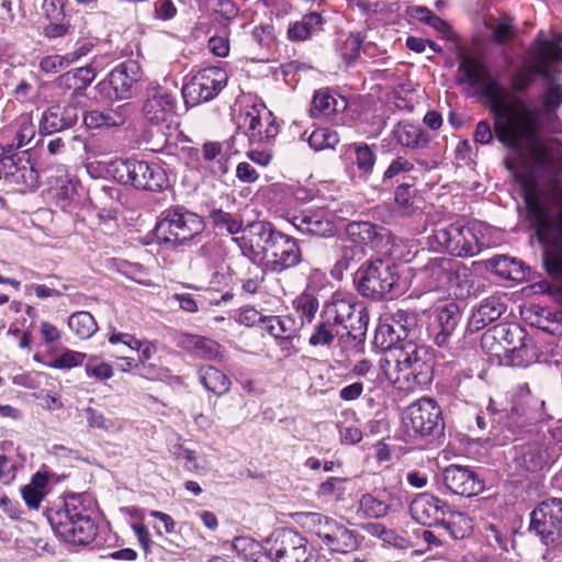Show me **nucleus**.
Returning <instances> with one entry per match:
<instances>
[{"label":"nucleus","instance_id":"obj_33","mask_svg":"<svg viewBox=\"0 0 562 562\" xmlns=\"http://www.w3.org/2000/svg\"><path fill=\"white\" fill-rule=\"evenodd\" d=\"M347 100L328 88L317 90L314 93L310 109L313 117H329L342 112L347 108Z\"/></svg>","mask_w":562,"mask_h":562},{"label":"nucleus","instance_id":"obj_1","mask_svg":"<svg viewBox=\"0 0 562 562\" xmlns=\"http://www.w3.org/2000/svg\"><path fill=\"white\" fill-rule=\"evenodd\" d=\"M540 121L537 130L524 137L518 146L506 147L520 151L527 145L525 157L507 158L504 164L515 180L521 186L525 195L527 217L536 233H549L554 236L555 245L551 257L562 251V190H559L549 209L540 200L539 182L553 184L562 175V143L558 139L541 140L538 138Z\"/></svg>","mask_w":562,"mask_h":562},{"label":"nucleus","instance_id":"obj_57","mask_svg":"<svg viewBox=\"0 0 562 562\" xmlns=\"http://www.w3.org/2000/svg\"><path fill=\"white\" fill-rule=\"evenodd\" d=\"M394 200L403 214L412 213L413 194L409 184H401L396 188Z\"/></svg>","mask_w":562,"mask_h":562},{"label":"nucleus","instance_id":"obj_37","mask_svg":"<svg viewBox=\"0 0 562 562\" xmlns=\"http://www.w3.org/2000/svg\"><path fill=\"white\" fill-rule=\"evenodd\" d=\"M397 143L409 148H424L430 140L429 134L418 124L400 122L393 130Z\"/></svg>","mask_w":562,"mask_h":562},{"label":"nucleus","instance_id":"obj_60","mask_svg":"<svg viewBox=\"0 0 562 562\" xmlns=\"http://www.w3.org/2000/svg\"><path fill=\"white\" fill-rule=\"evenodd\" d=\"M414 169V165L403 157L394 159L387 169L384 171L383 180H390L400 173L408 172Z\"/></svg>","mask_w":562,"mask_h":562},{"label":"nucleus","instance_id":"obj_44","mask_svg":"<svg viewBox=\"0 0 562 562\" xmlns=\"http://www.w3.org/2000/svg\"><path fill=\"white\" fill-rule=\"evenodd\" d=\"M449 517H445V522L440 524L453 539H464L473 528L472 519L460 512H449Z\"/></svg>","mask_w":562,"mask_h":562},{"label":"nucleus","instance_id":"obj_7","mask_svg":"<svg viewBox=\"0 0 562 562\" xmlns=\"http://www.w3.org/2000/svg\"><path fill=\"white\" fill-rule=\"evenodd\" d=\"M108 172L117 182L140 190L159 191L168 186L167 175L157 162L115 159L109 164Z\"/></svg>","mask_w":562,"mask_h":562},{"label":"nucleus","instance_id":"obj_20","mask_svg":"<svg viewBox=\"0 0 562 562\" xmlns=\"http://www.w3.org/2000/svg\"><path fill=\"white\" fill-rule=\"evenodd\" d=\"M448 509L449 507L445 501L428 493L418 494L409 506L412 518L428 527H438L445 522Z\"/></svg>","mask_w":562,"mask_h":562},{"label":"nucleus","instance_id":"obj_52","mask_svg":"<svg viewBox=\"0 0 562 562\" xmlns=\"http://www.w3.org/2000/svg\"><path fill=\"white\" fill-rule=\"evenodd\" d=\"M338 142L339 138L337 133L328 128H317L313 131L308 137V144L315 150L334 148Z\"/></svg>","mask_w":562,"mask_h":562},{"label":"nucleus","instance_id":"obj_56","mask_svg":"<svg viewBox=\"0 0 562 562\" xmlns=\"http://www.w3.org/2000/svg\"><path fill=\"white\" fill-rule=\"evenodd\" d=\"M438 348L439 357L448 363H453L464 357V348L459 340L452 342L451 339H449L446 346Z\"/></svg>","mask_w":562,"mask_h":562},{"label":"nucleus","instance_id":"obj_48","mask_svg":"<svg viewBox=\"0 0 562 562\" xmlns=\"http://www.w3.org/2000/svg\"><path fill=\"white\" fill-rule=\"evenodd\" d=\"M494 266L498 274L510 280H522L526 276L522 262L512 257L502 256Z\"/></svg>","mask_w":562,"mask_h":562},{"label":"nucleus","instance_id":"obj_25","mask_svg":"<svg viewBox=\"0 0 562 562\" xmlns=\"http://www.w3.org/2000/svg\"><path fill=\"white\" fill-rule=\"evenodd\" d=\"M334 305H346L347 315L341 317V337L348 335L355 340H364L368 329L369 315L362 305L345 299H333Z\"/></svg>","mask_w":562,"mask_h":562},{"label":"nucleus","instance_id":"obj_32","mask_svg":"<svg viewBox=\"0 0 562 562\" xmlns=\"http://www.w3.org/2000/svg\"><path fill=\"white\" fill-rule=\"evenodd\" d=\"M179 344L186 351L200 359L216 361L223 357L221 346L204 336L183 334Z\"/></svg>","mask_w":562,"mask_h":562},{"label":"nucleus","instance_id":"obj_13","mask_svg":"<svg viewBox=\"0 0 562 562\" xmlns=\"http://www.w3.org/2000/svg\"><path fill=\"white\" fill-rule=\"evenodd\" d=\"M227 80V72L220 67L199 70L181 89L186 105L195 106L211 101L226 87Z\"/></svg>","mask_w":562,"mask_h":562},{"label":"nucleus","instance_id":"obj_30","mask_svg":"<svg viewBox=\"0 0 562 562\" xmlns=\"http://www.w3.org/2000/svg\"><path fill=\"white\" fill-rule=\"evenodd\" d=\"M77 119L78 114L75 108L52 106L42 114L38 131L41 134H54L71 126Z\"/></svg>","mask_w":562,"mask_h":562},{"label":"nucleus","instance_id":"obj_62","mask_svg":"<svg viewBox=\"0 0 562 562\" xmlns=\"http://www.w3.org/2000/svg\"><path fill=\"white\" fill-rule=\"evenodd\" d=\"M85 371L88 376L100 381H105L113 376V368L106 362H101L97 366L86 364Z\"/></svg>","mask_w":562,"mask_h":562},{"label":"nucleus","instance_id":"obj_19","mask_svg":"<svg viewBox=\"0 0 562 562\" xmlns=\"http://www.w3.org/2000/svg\"><path fill=\"white\" fill-rule=\"evenodd\" d=\"M273 551L277 562H313L307 540L292 529L278 532Z\"/></svg>","mask_w":562,"mask_h":562},{"label":"nucleus","instance_id":"obj_64","mask_svg":"<svg viewBox=\"0 0 562 562\" xmlns=\"http://www.w3.org/2000/svg\"><path fill=\"white\" fill-rule=\"evenodd\" d=\"M207 47L215 56L226 57L229 53V40L227 36H212Z\"/></svg>","mask_w":562,"mask_h":562},{"label":"nucleus","instance_id":"obj_38","mask_svg":"<svg viewBox=\"0 0 562 562\" xmlns=\"http://www.w3.org/2000/svg\"><path fill=\"white\" fill-rule=\"evenodd\" d=\"M198 374L201 384L215 395H224L231 389L228 376L213 366H202Z\"/></svg>","mask_w":562,"mask_h":562},{"label":"nucleus","instance_id":"obj_26","mask_svg":"<svg viewBox=\"0 0 562 562\" xmlns=\"http://www.w3.org/2000/svg\"><path fill=\"white\" fill-rule=\"evenodd\" d=\"M453 267L454 260L434 257L419 268L418 278L425 283L428 291L449 290V271Z\"/></svg>","mask_w":562,"mask_h":562},{"label":"nucleus","instance_id":"obj_39","mask_svg":"<svg viewBox=\"0 0 562 562\" xmlns=\"http://www.w3.org/2000/svg\"><path fill=\"white\" fill-rule=\"evenodd\" d=\"M263 329L270 334L276 341L288 338H295L297 336L299 328L294 318L291 316H266Z\"/></svg>","mask_w":562,"mask_h":562},{"label":"nucleus","instance_id":"obj_27","mask_svg":"<svg viewBox=\"0 0 562 562\" xmlns=\"http://www.w3.org/2000/svg\"><path fill=\"white\" fill-rule=\"evenodd\" d=\"M460 321V311L456 303H447L435 311L432 324L434 342L437 347L446 346L452 339Z\"/></svg>","mask_w":562,"mask_h":562},{"label":"nucleus","instance_id":"obj_12","mask_svg":"<svg viewBox=\"0 0 562 562\" xmlns=\"http://www.w3.org/2000/svg\"><path fill=\"white\" fill-rule=\"evenodd\" d=\"M397 280L395 266L376 259L359 269L357 289L362 296L381 300L392 291Z\"/></svg>","mask_w":562,"mask_h":562},{"label":"nucleus","instance_id":"obj_46","mask_svg":"<svg viewBox=\"0 0 562 562\" xmlns=\"http://www.w3.org/2000/svg\"><path fill=\"white\" fill-rule=\"evenodd\" d=\"M85 416L90 428L99 429L108 434H116L123 429V425L119 419L108 418L102 412L91 406L85 408Z\"/></svg>","mask_w":562,"mask_h":562},{"label":"nucleus","instance_id":"obj_17","mask_svg":"<svg viewBox=\"0 0 562 562\" xmlns=\"http://www.w3.org/2000/svg\"><path fill=\"white\" fill-rule=\"evenodd\" d=\"M346 305H334L333 300L325 303L319 317L314 325L308 344L312 347L329 348L337 337H341V327L339 322L347 314Z\"/></svg>","mask_w":562,"mask_h":562},{"label":"nucleus","instance_id":"obj_2","mask_svg":"<svg viewBox=\"0 0 562 562\" xmlns=\"http://www.w3.org/2000/svg\"><path fill=\"white\" fill-rule=\"evenodd\" d=\"M456 81L459 86H464L472 95L487 99L494 117L495 135L502 144L518 146L524 137L537 130L536 113L504 89L480 59L461 56Z\"/></svg>","mask_w":562,"mask_h":562},{"label":"nucleus","instance_id":"obj_45","mask_svg":"<svg viewBox=\"0 0 562 562\" xmlns=\"http://www.w3.org/2000/svg\"><path fill=\"white\" fill-rule=\"evenodd\" d=\"M68 327L79 339H88L98 330L93 316L86 311L71 314L68 318Z\"/></svg>","mask_w":562,"mask_h":562},{"label":"nucleus","instance_id":"obj_54","mask_svg":"<svg viewBox=\"0 0 562 562\" xmlns=\"http://www.w3.org/2000/svg\"><path fill=\"white\" fill-rule=\"evenodd\" d=\"M364 256L362 245L352 244L341 247L340 258L336 262L337 270H348L353 262L360 261Z\"/></svg>","mask_w":562,"mask_h":562},{"label":"nucleus","instance_id":"obj_3","mask_svg":"<svg viewBox=\"0 0 562 562\" xmlns=\"http://www.w3.org/2000/svg\"><path fill=\"white\" fill-rule=\"evenodd\" d=\"M243 256L252 262L263 259L265 269L280 274L295 268L303 260L299 240L278 231L268 221H255L246 225L240 237L232 238Z\"/></svg>","mask_w":562,"mask_h":562},{"label":"nucleus","instance_id":"obj_28","mask_svg":"<svg viewBox=\"0 0 562 562\" xmlns=\"http://www.w3.org/2000/svg\"><path fill=\"white\" fill-rule=\"evenodd\" d=\"M128 105L121 104L104 110H91L83 116L88 128H112L123 126L128 117Z\"/></svg>","mask_w":562,"mask_h":562},{"label":"nucleus","instance_id":"obj_18","mask_svg":"<svg viewBox=\"0 0 562 562\" xmlns=\"http://www.w3.org/2000/svg\"><path fill=\"white\" fill-rule=\"evenodd\" d=\"M492 337L504 344L506 352L512 353V359L517 366H527L533 353L528 346L524 329L517 324H498L492 328Z\"/></svg>","mask_w":562,"mask_h":562},{"label":"nucleus","instance_id":"obj_59","mask_svg":"<svg viewBox=\"0 0 562 562\" xmlns=\"http://www.w3.org/2000/svg\"><path fill=\"white\" fill-rule=\"evenodd\" d=\"M349 232L358 235L362 244L372 241L378 235L376 227L369 222L353 223L349 225Z\"/></svg>","mask_w":562,"mask_h":562},{"label":"nucleus","instance_id":"obj_42","mask_svg":"<svg viewBox=\"0 0 562 562\" xmlns=\"http://www.w3.org/2000/svg\"><path fill=\"white\" fill-rule=\"evenodd\" d=\"M323 25L321 14L311 12L305 14L301 21L291 24L288 29V35L294 41H305L315 32H318Z\"/></svg>","mask_w":562,"mask_h":562},{"label":"nucleus","instance_id":"obj_16","mask_svg":"<svg viewBox=\"0 0 562 562\" xmlns=\"http://www.w3.org/2000/svg\"><path fill=\"white\" fill-rule=\"evenodd\" d=\"M140 66L135 60H125L97 85L100 94L108 99L126 100L132 97L134 85L140 79Z\"/></svg>","mask_w":562,"mask_h":562},{"label":"nucleus","instance_id":"obj_41","mask_svg":"<svg viewBox=\"0 0 562 562\" xmlns=\"http://www.w3.org/2000/svg\"><path fill=\"white\" fill-rule=\"evenodd\" d=\"M210 220L216 232L233 235V238H235V235L238 233L243 234L246 228L240 217L221 209L212 210L210 212Z\"/></svg>","mask_w":562,"mask_h":562},{"label":"nucleus","instance_id":"obj_10","mask_svg":"<svg viewBox=\"0 0 562 562\" xmlns=\"http://www.w3.org/2000/svg\"><path fill=\"white\" fill-rule=\"evenodd\" d=\"M403 426L408 435L438 436L443 431L442 412L437 402L423 397L412 403L403 414Z\"/></svg>","mask_w":562,"mask_h":562},{"label":"nucleus","instance_id":"obj_21","mask_svg":"<svg viewBox=\"0 0 562 562\" xmlns=\"http://www.w3.org/2000/svg\"><path fill=\"white\" fill-rule=\"evenodd\" d=\"M442 482L453 494L471 497L483 491V482L471 469L450 464L443 470Z\"/></svg>","mask_w":562,"mask_h":562},{"label":"nucleus","instance_id":"obj_14","mask_svg":"<svg viewBox=\"0 0 562 562\" xmlns=\"http://www.w3.org/2000/svg\"><path fill=\"white\" fill-rule=\"evenodd\" d=\"M530 529L546 544H553L562 538V498H547L530 514Z\"/></svg>","mask_w":562,"mask_h":562},{"label":"nucleus","instance_id":"obj_40","mask_svg":"<svg viewBox=\"0 0 562 562\" xmlns=\"http://www.w3.org/2000/svg\"><path fill=\"white\" fill-rule=\"evenodd\" d=\"M48 476L41 472L35 473L30 483L22 487L21 494L31 509H37L47 493Z\"/></svg>","mask_w":562,"mask_h":562},{"label":"nucleus","instance_id":"obj_61","mask_svg":"<svg viewBox=\"0 0 562 562\" xmlns=\"http://www.w3.org/2000/svg\"><path fill=\"white\" fill-rule=\"evenodd\" d=\"M266 316L254 307L243 308L237 316V321L245 326H256L258 324L263 325Z\"/></svg>","mask_w":562,"mask_h":562},{"label":"nucleus","instance_id":"obj_8","mask_svg":"<svg viewBox=\"0 0 562 562\" xmlns=\"http://www.w3.org/2000/svg\"><path fill=\"white\" fill-rule=\"evenodd\" d=\"M204 228L202 218L188 210L177 207L165 212L155 226V237L159 244L169 247L183 246L200 235Z\"/></svg>","mask_w":562,"mask_h":562},{"label":"nucleus","instance_id":"obj_43","mask_svg":"<svg viewBox=\"0 0 562 562\" xmlns=\"http://www.w3.org/2000/svg\"><path fill=\"white\" fill-rule=\"evenodd\" d=\"M348 482L349 480L346 477L330 476L317 486L316 496L327 502L342 501L347 493Z\"/></svg>","mask_w":562,"mask_h":562},{"label":"nucleus","instance_id":"obj_5","mask_svg":"<svg viewBox=\"0 0 562 562\" xmlns=\"http://www.w3.org/2000/svg\"><path fill=\"white\" fill-rule=\"evenodd\" d=\"M95 503L88 494H71L63 503L46 510V518L55 533L76 547L90 544L97 537Z\"/></svg>","mask_w":562,"mask_h":562},{"label":"nucleus","instance_id":"obj_11","mask_svg":"<svg viewBox=\"0 0 562 562\" xmlns=\"http://www.w3.org/2000/svg\"><path fill=\"white\" fill-rule=\"evenodd\" d=\"M306 518L311 530L329 551L348 553L357 549V533L345 525L319 513H308Z\"/></svg>","mask_w":562,"mask_h":562},{"label":"nucleus","instance_id":"obj_9","mask_svg":"<svg viewBox=\"0 0 562 562\" xmlns=\"http://www.w3.org/2000/svg\"><path fill=\"white\" fill-rule=\"evenodd\" d=\"M430 239L454 257H474L482 250V244L473 228L462 221L436 227Z\"/></svg>","mask_w":562,"mask_h":562},{"label":"nucleus","instance_id":"obj_36","mask_svg":"<svg viewBox=\"0 0 562 562\" xmlns=\"http://www.w3.org/2000/svg\"><path fill=\"white\" fill-rule=\"evenodd\" d=\"M515 460L522 470L536 472L548 463L549 456L543 445L533 442L521 446Z\"/></svg>","mask_w":562,"mask_h":562},{"label":"nucleus","instance_id":"obj_34","mask_svg":"<svg viewBox=\"0 0 562 562\" xmlns=\"http://www.w3.org/2000/svg\"><path fill=\"white\" fill-rule=\"evenodd\" d=\"M392 324L380 327V333L386 331L390 335V344L398 339H407V336L417 325V314L408 310H397L392 314Z\"/></svg>","mask_w":562,"mask_h":562},{"label":"nucleus","instance_id":"obj_51","mask_svg":"<svg viewBox=\"0 0 562 562\" xmlns=\"http://www.w3.org/2000/svg\"><path fill=\"white\" fill-rule=\"evenodd\" d=\"M86 357V353L67 349L46 366L52 369L69 370L81 366Z\"/></svg>","mask_w":562,"mask_h":562},{"label":"nucleus","instance_id":"obj_55","mask_svg":"<svg viewBox=\"0 0 562 562\" xmlns=\"http://www.w3.org/2000/svg\"><path fill=\"white\" fill-rule=\"evenodd\" d=\"M449 274V290L453 288L462 289L468 284L469 278L471 277L470 270L465 266L456 261L454 267L453 269H450Z\"/></svg>","mask_w":562,"mask_h":562},{"label":"nucleus","instance_id":"obj_50","mask_svg":"<svg viewBox=\"0 0 562 562\" xmlns=\"http://www.w3.org/2000/svg\"><path fill=\"white\" fill-rule=\"evenodd\" d=\"M353 151L356 155L353 162L359 171L363 175H370L375 164V155L372 148L367 144H355Z\"/></svg>","mask_w":562,"mask_h":562},{"label":"nucleus","instance_id":"obj_4","mask_svg":"<svg viewBox=\"0 0 562 562\" xmlns=\"http://www.w3.org/2000/svg\"><path fill=\"white\" fill-rule=\"evenodd\" d=\"M431 357L428 348L412 339H398L387 345L380 362L385 379L400 390H413L430 382Z\"/></svg>","mask_w":562,"mask_h":562},{"label":"nucleus","instance_id":"obj_15","mask_svg":"<svg viewBox=\"0 0 562 562\" xmlns=\"http://www.w3.org/2000/svg\"><path fill=\"white\" fill-rule=\"evenodd\" d=\"M175 91L164 86H151L146 91L143 114L153 125L169 128L175 122L177 112Z\"/></svg>","mask_w":562,"mask_h":562},{"label":"nucleus","instance_id":"obj_53","mask_svg":"<svg viewBox=\"0 0 562 562\" xmlns=\"http://www.w3.org/2000/svg\"><path fill=\"white\" fill-rule=\"evenodd\" d=\"M562 104V90L559 86H551L549 87L543 97H542V104L540 110H533L536 113V117L539 119V114H551L557 112V110Z\"/></svg>","mask_w":562,"mask_h":562},{"label":"nucleus","instance_id":"obj_29","mask_svg":"<svg viewBox=\"0 0 562 562\" xmlns=\"http://www.w3.org/2000/svg\"><path fill=\"white\" fill-rule=\"evenodd\" d=\"M506 304L504 297L501 295H492L483 300L480 305L473 311L469 327L472 331L483 329L488 324L495 322L505 312Z\"/></svg>","mask_w":562,"mask_h":562},{"label":"nucleus","instance_id":"obj_22","mask_svg":"<svg viewBox=\"0 0 562 562\" xmlns=\"http://www.w3.org/2000/svg\"><path fill=\"white\" fill-rule=\"evenodd\" d=\"M263 111L266 109H258L252 106L239 115L238 128L235 134L227 142V146L232 153L239 151L237 144L243 143L247 137L250 143L262 142V128L265 124Z\"/></svg>","mask_w":562,"mask_h":562},{"label":"nucleus","instance_id":"obj_35","mask_svg":"<svg viewBox=\"0 0 562 562\" xmlns=\"http://www.w3.org/2000/svg\"><path fill=\"white\" fill-rule=\"evenodd\" d=\"M393 495L386 490L375 494L366 493L359 501V510L368 518H382L386 516L392 507Z\"/></svg>","mask_w":562,"mask_h":562},{"label":"nucleus","instance_id":"obj_63","mask_svg":"<svg viewBox=\"0 0 562 562\" xmlns=\"http://www.w3.org/2000/svg\"><path fill=\"white\" fill-rule=\"evenodd\" d=\"M180 462H182L184 469L191 473L202 474L205 473L207 470L204 464L199 462L195 451L191 449H188V451L184 452L182 460H180Z\"/></svg>","mask_w":562,"mask_h":562},{"label":"nucleus","instance_id":"obj_49","mask_svg":"<svg viewBox=\"0 0 562 562\" xmlns=\"http://www.w3.org/2000/svg\"><path fill=\"white\" fill-rule=\"evenodd\" d=\"M295 310L300 313L302 322L312 323L318 311L317 297L310 292H303L293 302Z\"/></svg>","mask_w":562,"mask_h":562},{"label":"nucleus","instance_id":"obj_31","mask_svg":"<svg viewBox=\"0 0 562 562\" xmlns=\"http://www.w3.org/2000/svg\"><path fill=\"white\" fill-rule=\"evenodd\" d=\"M94 78L95 72L90 66L79 67L60 75L56 85L64 92H70L71 98H77L83 95Z\"/></svg>","mask_w":562,"mask_h":562},{"label":"nucleus","instance_id":"obj_47","mask_svg":"<svg viewBox=\"0 0 562 562\" xmlns=\"http://www.w3.org/2000/svg\"><path fill=\"white\" fill-rule=\"evenodd\" d=\"M538 238L540 240H547V247L543 254V263L548 271V273L552 277H561L562 276V248L557 256L551 257V250L553 249V246L555 245L554 236L550 235L549 233H537Z\"/></svg>","mask_w":562,"mask_h":562},{"label":"nucleus","instance_id":"obj_6","mask_svg":"<svg viewBox=\"0 0 562 562\" xmlns=\"http://www.w3.org/2000/svg\"><path fill=\"white\" fill-rule=\"evenodd\" d=\"M562 63V36L552 35L549 38L539 37L530 45L525 61V70L515 78V85L518 89L528 87L532 81V76L549 78L551 68Z\"/></svg>","mask_w":562,"mask_h":562},{"label":"nucleus","instance_id":"obj_58","mask_svg":"<svg viewBox=\"0 0 562 562\" xmlns=\"http://www.w3.org/2000/svg\"><path fill=\"white\" fill-rule=\"evenodd\" d=\"M69 65L70 63L66 55H49L41 59L40 69L46 74H55Z\"/></svg>","mask_w":562,"mask_h":562},{"label":"nucleus","instance_id":"obj_23","mask_svg":"<svg viewBox=\"0 0 562 562\" xmlns=\"http://www.w3.org/2000/svg\"><path fill=\"white\" fill-rule=\"evenodd\" d=\"M36 134V125L31 113H22L0 132L2 146L8 153L26 146Z\"/></svg>","mask_w":562,"mask_h":562},{"label":"nucleus","instance_id":"obj_24","mask_svg":"<svg viewBox=\"0 0 562 562\" xmlns=\"http://www.w3.org/2000/svg\"><path fill=\"white\" fill-rule=\"evenodd\" d=\"M290 223L301 233L329 237L336 232V225L329 215L324 211L305 210L290 218Z\"/></svg>","mask_w":562,"mask_h":562}]
</instances>
